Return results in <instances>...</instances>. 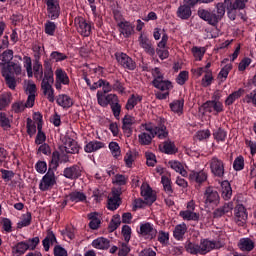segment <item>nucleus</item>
Returning a JSON list of instances; mask_svg holds the SVG:
<instances>
[{
  "label": "nucleus",
  "instance_id": "obj_46",
  "mask_svg": "<svg viewBox=\"0 0 256 256\" xmlns=\"http://www.w3.org/2000/svg\"><path fill=\"white\" fill-rule=\"evenodd\" d=\"M31 212H27L22 215V220L17 223V229H23V227H29L31 225Z\"/></svg>",
  "mask_w": 256,
  "mask_h": 256
},
{
  "label": "nucleus",
  "instance_id": "obj_56",
  "mask_svg": "<svg viewBox=\"0 0 256 256\" xmlns=\"http://www.w3.org/2000/svg\"><path fill=\"white\" fill-rule=\"evenodd\" d=\"M13 60V50H6L2 53V61L4 65H11V62Z\"/></svg>",
  "mask_w": 256,
  "mask_h": 256
},
{
  "label": "nucleus",
  "instance_id": "obj_37",
  "mask_svg": "<svg viewBox=\"0 0 256 256\" xmlns=\"http://www.w3.org/2000/svg\"><path fill=\"white\" fill-rule=\"evenodd\" d=\"M54 243H57V238L55 237V234L53 233V231H48L47 236L42 241L44 250L49 251L50 245H53Z\"/></svg>",
  "mask_w": 256,
  "mask_h": 256
},
{
  "label": "nucleus",
  "instance_id": "obj_6",
  "mask_svg": "<svg viewBox=\"0 0 256 256\" xmlns=\"http://www.w3.org/2000/svg\"><path fill=\"white\" fill-rule=\"evenodd\" d=\"M208 165L214 177H223L225 175V163L217 156L212 157Z\"/></svg>",
  "mask_w": 256,
  "mask_h": 256
},
{
  "label": "nucleus",
  "instance_id": "obj_41",
  "mask_svg": "<svg viewBox=\"0 0 256 256\" xmlns=\"http://www.w3.org/2000/svg\"><path fill=\"white\" fill-rule=\"evenodd\" d=\"M156 89H159L162 92H168L173 89V83L169 80H162L160 82H156V84L153 85Z\"/></svg>",
  "mask_w": 256,
  "mask_h": 256
},
{
  "label": "nucleus",
  "instance_id": "obj_57",
  "mask_svg": "<svg viewBox=\"0 0 256 256\" xmlns=\"http://www.w3.org/2000/svg\"><path fill=\"white\" fill-rule=\"evenodd\" d=\"M11 103V96L9 94L0 95V111H3L5 107H9Z\"/></svg>",
  "mask_w": 256,
  "mask_h": 256
},
{
  "label": "nucleus",
  "instance_id": "obj_39",
  "mask_svg": "<svg viewBox=\"0 0 256 256\" xmlns=\"http://www.w3.org/2000/svg\"><path fill=\"white\" fill-rule=\"evenodd\" d=\"M244 93H245V90H243L241 88L239 90L233 92L226 98L225 105H228V106L233 105V103H235V101H237V99H240Z\"/></svg>",
  "mask_w": 256,
  "mask_h": 256
},
{
  "label": "nucleus",
  "instance_id": "obj_14",
  "mask_svg": "<svg viewBox=\"0 0 256 256\" xmlns=\"http://www.w3.org/2000/svg\"><path fill=\"white\" fill-rule=\"evenodd\" d=\"M235 218L234 221L235 223H237L240 227H243V225H245V223H247V209L245 208V206H243V204H238L235 207Z\"/></svg>",
  "mask_w": 256,
  "mask_h": 256
},
{
  "label": "nucleus",
  "instance_id": "obj_28",
  "mask_svg": "<svg viewBox=\"0 0 256 256\" xmlns=\"http://www.w3.org/2000/svg\"><path fill=\"white\" fill-rule=\"evenodd\" d=\"M159 147L162 153H166V155H175V153H177V146H175V143L171 142V140L165 141L163 145Z\"/></svg>",
  "mask_w": 256,
  "mask_h": 256
},
{
  "label": "nucleus",
  "instance_id": "obj_3",
  "mask_svg": "<svg viewBox=\"0 0 256 256\" xmlns=\"http://www.w3.org/2000/svg\"><path fill=\"white\" fill-rule=\"evenodd\" d=\"M21 64L11 63L9 65H4L1 70L2 77H4L6 85L9 89L14 90L17 87V80H15V75H21Z\"/></svg>",
  "mask_w": 256,
  "mask_h": 256
},
{
  "label": "nucleus",
  "instance_id": "obj_63",
  "mask_svg": "<svg viewBox=\"0 0 256 256\" xmlns=\"http://www.w3.org/2000/svg\"><path fill=\"white\" fill-rule=\"evenodd\" d=\"M192 53L196 61H202L203 56L205 55V51L203 50V48H199L197 46L192 48Z\"/></svg>",
  "mask_w": 256,
  "mask_h": 256
},
{
  "label": "nucleus",
  "instance_id": "obj_36",
  "mask_svg": "<svg viewBox=\"0 0 256 256\" xmlns=\"http://www.w3.org/2000/svg\"><path fill=\"white\" fill-rule=\"evenodd\" d=\"M180 217H182L184 221H199V214L193 210L180 211Z\"/></svg>",
  "mask_w": 256,
  "mask_h": 256
},
{
  "label": "nucleus",
  "instance_id": "obj_48",
  "mask_svg": "<svg viewBox=\"0 0 256 256\" xmlns=\"http://www.w3.org/2000/svg\"><path fill=\"white\" fill-rule=\"evenodd\" d=\"M138 140L140 145H151V142L153 141V135L147 132H142L138 135Z\"/></svg>",
  "mask_w": 256,
  "mask_h": 256
},
{
  "label": "nucleus",
  "instance_id": "obj_53",
  "mask_svg": "<svg viewBox=\"0 0 256 256\" xmlns=\"http://www.w3.org/2000/svg\"><path fill=\"white\" fill-rule=\"evenodd\" d=\"M152 76L154 77L152 84L156 85L157 83L164 81V76L163 73H161V69L159 68H154L152 69Z\"/></svg>",
  "mask_w": 256,
  "mask_h": 256
},
{
  "label": "nucleus",
  "instance_id": "obj_34",
  "mask_svg": "<svg viewBox=\"0 0 256 256\" xmlns=\"http://www.w3.org/2000/svg\"><path fill=\"white\" fill-rule=\"evenodd\" d=\"M141 101H143V96L138 94H132L126 103L127 111H132V109H135V106L139 105Z\"/></svg>",
  "mask_w": 256,
  "mask_h": 256
},
{
  "label": "nucleus",
  "instance_id": "obj_64",
  "mask_svg": "<svg viewBox=\"0 0 256 256\" xmlns=\"http://www.w3.org/2000/svg\"><path fill=\"white\" fill-rule=\"evenodd\" d=\"M213 136L216 141H225V139H227V132L219 128L213 133Z\"/></svg>",
  "mask_w": 256,
  "mask_h": 256
},
{
  "label": "nucleus",
  "instance_id": "obj_43",
  "mask_svg": "<svg viewBox=\"0 0 256 256\" xmlns=\"http://www.w3.org/2000/svg\"><path fill=\"white\" fill-rule=\"evenodd\" d=\"M169 165H170L171 169L176 171V173H179L180 175H182V177H187V170H185V168L183 167V164H181V162L170 161Z\"/></svg>",
  "mask_w": 256,
  "mask_h": 256
},
{
  "label": "nucleus",
  "instance_id": "obj_29",
  "mask_svg": "<svg viewBox=\"0 0 256 256\" xmlns=\"http://www.w3.org/2000/svg\"><path fill=\"white\" fill-rule=\"evenodd\" d=\"M185 233H187V224H185V223L178 224L174 228L173 237L177 241H181L185 237Z\"/></svg>",
  "mask_w": 256,
  "mask_h": 256
},
{
  "label": "nucleus",
  "instance_id": "obj_62",
  "mask_svg": "<svg viewBox=\"0 0 256 256\" xmlns=\"http://www.w3.org/2000/svg\"><path fill=\"white\" fill-rule=\"evenodd\" d=\"M50 59H52V61H56V63H59V61H65V59H67V56L65 55V53L53 51L50 54Z\"/></svg>",
  "mask_w": 256,
  "mask_h": 256
},
{
  "label": "nucleus",
  "instance_id": "obj_18",
  "mask_svg": "<svg viewBox=\"0 0 256 256\" xmlns=\"http://www.w3.org/2000/svg\"><path fill=\"white\" fill-rule=\"evenodd\" d=\"M137 123L135 117L131 115H125L122 120V129L123 132L126 133L127 137H131V133H133V125Z\"/></svg>",
  "mask_w": 256,
  "mask_h": 256
},
{
  "label": "nucleus",
  "instance_id": "obj_11",
  "mask_svg": "<svg viewBox=\"0 0 256 256\" xmlns=\"http://www.w3.org/2000/svg\"><path fill=\"white\" fill-rule=\"evenodd\" d=\"M97 101L101 105V107H107V105H115V103H119V97L116 94H108L105 96L103 92H97Z\"/></svg>",
  "mask_w": 256,
  "mask_h": 256
},
{
  "label": "nucleus",
  "instance_id": "obj_23",
  "mask_svg": "<svg viewBox=\"0 0 256 256\" xmlns=\"http://www.w3.org/2000/svg\"><path fill=\"white\" fill-rule=\"evenodd\" d=\"M238 247L240 251H246L249 253L255 249V241L251 238H242L238 242Z\"/></svg>",
  "mask_w": 256,
  "mask_h": 256
},
{
  "label": "nucleus",
  "instance_id": "obj_4",
  "mask_svg": "<svg viewBox=\"0 0 256 256\" xmlns=\"http://www.w3.org/2000/svg\"><path fill=\"white\" fill-rule=\"evenodd\" d=\"M225 247V242L221 239L217 240H209V239H201L200 240V252L201 255H207V253H211V251L215 249H222Z\"/></svg>",
  "mask_w": 256,
  "mask_h": 256
},
{
  "label": "nucleus",
  "instance_id": "obj_61",
  "mask_svg": "<svg viewBox=\"0 0 256 256\" xmlns=\"http://www.w3.org/2000/svg\"><path fill=\"white\" fill-rule=\"evenodd\" d=\"M101 225V220L97 218V214H90V223L89 227L90 229H99V226Z\"/></svg>",
  "mask_w": 256,
  "mask_h": 256
},
{
  "label": "nucleus",
  "instance_id": "obj_58",
  "mask_svg": "<svg viewBox=\"0 0 256 256\" xmlns=\"http://www.w3.org/2000/svg\"><path fill=\"white\" fill-rule=\"evenodd\" d=\"M24 67L28 77H33V62L31 61V57H24Z\"/></svg>",
  "mask_w": 256,
  "mask_h": 256
},
{
  "label": "nucleus",
  "instance_id": "obj_49",
  "mask_svg": "<svg viewBox=\"0 0 256 256\" xmlns=\"http://www.w3.org/2000/svg\"><path fill=\"white\" fill-rule=\"evenodd\" d=\"M119 225H121V217L119 215L113 216L108 225V231L113 233V231H116V229L119 228Z\"/></svg>",
  "mask_w": 256,
  "mask_h": 256
},
{
  "label": "nucleus",
  "instance_id": "obj_32",
  "mask_svg": "<svg viewBox=\"0 0 256 256\" xmlns=\"http://www.w3.org/2000/svg\"><path fill=\"white\" fill-rule=\"evenodd\" d=\"M103 147H105V144L103 142L93 140L86 144V146L84 147V151L86 153H95V151H99V149H103Z\"/></svg>",
  "mask_w": 256,
  "mask_h": 256
},
{
  "label": "nucleus",
  "instance_id": "obj_40",
  "mask_svg": "<svg viewBox=\"0 0 256 256\" xmlns=\"http://www.w3.org/2000/svg\"><path fill=\"white\" fill-rule=\"evenodd\" d=\"M224 3H228V5H231L234 9L241 11L247 7L249 0H224Z\"/></svg>",
  "mask_w": 256,
  "mask_h": 256
},
{
  "label": "nucleus",
  "instance_id": "obj_52",
  "mask_svg": "<svg viewBox=\"0 0 256 256\" xmlns=\"http://www.w3.org/2000/svg\"><path fill=\"white\" fill-rule=\"evenodd\" d=\"M205 75L202 78V87H209L213 83V72L211 70H206Z\"/></svg>",
  "mask_w": 256,
  "mask_h": 256
},
{
  "label": "nucleus",
  "instance_id": "obj_31",
  "mask_svg": "<svg viewBox=\"0 0 256 256\" xmlns=\"http://www.w3.org/2000/svg\"><path fill=\"white\" fill-rule=\"evenodd\" d=\"M56 103L60 107H63V109H69V107H73V99H71V97L65 94L58 95L56 99Z\"/></svg>",
  "mask_w": 256,
  "mask_h": 256
},
{
  "label": "nucleus",
  "instance_id": "obj_10",
  "mask_svg": "<svg viewBox=\"0 0 256 256\" xmlns=\"http://www.w3.org/2000/svg\"><path fill=\"white\" fill-rule=\"evenodd\" d=\"M74 23L77 27L78 33L83 37H89L91 35V24L83 17H76Z\"/></svg>",
  "mask_w": 256,
  "mask_h": 256
},
{
  "label": "nucleus",
  "instance_id": "obj_8",
  "mask_svg": "<svg viewBox=\"0 0 256 256\" xmlns=\"http://www.w3.org/2000/svg\"><path fill=\"white\" fill-rule=\"evenodd\" d=\"M63 175L64 177H66V179H70L71 181H76V179H79V177L83 175V168L79 164L66 167L63 171Z\"/></svg>",
  "mask_w": 256,
  "mask_h": 256
},
{
  "label": "nucleus",
  "instance_id": "obj_47",
  "mask_svg": "<svg viewBox=\"0 0 256 256\" xmlns=\"http://www.w3.org/2000/svg\"><path fill=\"white\" fill-rule=\"evenodd\" d=\"M231 195H233V190L231 189V184L227 181L222 183V197L226 201L231 199Z\"/></svg>",
  "mask_w": 256,
  "mask_h": 256
},
{
  "label": "nucleus",
  "instance_id": "obj_33",
  "mask_svg": "<svg viewBox=\"0 0 256 256\" xmlns=\"http://www.w3.org/2000/svg\"><path fill=\"white\" fill-rule=\"evenodd\" d=\"M169 132H167V127L163 124H159L154 127V132L152 137H158V139H167Z\"/></svg>",
  "mask_w": 256,
  "mask_h": 256
},
{
  "label": "nucleus",
  "instance_id": "obj_59",
  "mask_svg": "<svg viewBox=\"0 0 256 256\" xmlns=\"http://www.w3.org/2000/svg\"><path fill=\"white\" fill-rule=\"evenodd\" d=\"M24 67L28 77H33V62L31 61V57H24Z\"/></svg>",
  "mask_w": 256,
  "mask_h": 256
},
{
  "label": "nucleus",
  "instance_id": "obj_45",
  "mask_svg": "<svg viewBox=\"0 0 256 256\" xmlns=\"http://www.w3.org/2000/svg\"><path fill=\"white\" fill-rule=\"evenodd\" d=\"M186 251L191 255H201V246L200 244H195L192 242H188L185 246Z\"/></svg>",
  "mask_w": 256,
  "mask_h": 256
},
{
  "label": "nucleus",
  "instance_id": "obj_25",
  "mask_svg": "<svg viewBox=\"0 0 256 256\" xmlns=\"http://www.w3.org/2000/svg\"><path fill=\"white\" fill-rule=\"evenodd\" d=\"M233 211V202H229L224 204L222 207L216 209L213 212L214 219H219L220 217H223V215H226V213H231Z\"/></svg>",
  "mask_w": 256,
  "mask_h": 256
},
{
  "label": "nucleus",
  "instance_id": "obj_26",
  "mask_svg": "<svg viewBox=\"0 0 256 256\" xmlns=\"http://www.w3.org/2000/svg\"><path fill=\"white\" fill-rule=\"evenodd\" d=\"M92 247L94 249L107 250L111 247V241L105 237H99L92 241Z\"/></svg>",
  "mask_w": 256,
  "mask_h": 256
},
{
  "label": "nucleus",
  "instance_id": "obj_16",
  "mask_svg": "<svg viewBox=\"0 0 256 256\" xmlns=\"http://www.w3.org/2000/svg\"><path fill=\"white\" fill-rule=\"evenodd\" d=\"M55 75H56L55 88L58 91H61L62 85H69L70 83L69 76L67 75V72H65V70H62L61 68H57L55 71Z\"/></svg>",
  "mask_w": 256,
  "mask_h": 256
},
{
  "label": "nucleus",
  "instance_id": "obj_21",
  "mask_svg": "<svg viewBox=\"0 0 256 256\" xmlns=\"http://www.w3.org/2000/svg\"><path fill=\"white\" fill-rule=\"evenodd\" d=\"M191 15H193V11L191 10V6L187 4L180 5L176 11V16L178 19H182V21L191 19Z\"/></svg>",
  "mask_w": 256,
  "mask_h": 256
},
{
  "label": "nucleus",
  "instance_id": "obj_55",
  "mask_svg": "<svg viewBox=\"0 0 256 256\" xmlns=\"http://www.w3.org/2000/svg\"><path fill=\"white\" fill-rule=\"evenodd\" d=\"M161 183L164 187V191L171 195L173 193V188L171 187V180L167 176H162Z\"/></svg>",
  "mask_w": 256,
  "mask_h": 256
},
{
  "label": "nucleus",
  "instance_id": "obj_20",
  "mask_svg": "<svg viewBox=\"0 0 256 256\" xmlns=\"http://www.w3.org/2000/svg\"><path fill=\"white\" fill-rule=\"evenodd\" d=\"M140 235H142V237H147L148 239H155L157 230L153 228L151 223L146 222L140 225Z\"/></svg>",
  "mask_w": 256,
  "mask_h": 256
},
{
  "label": "nucleus",
  "instance_id": "obj_38",
  "mask_svg": "<svg viewBox=\"0 0 256 256\" xmlns=\"http://www.w3.org/2000/svg\"><path fill=\"white\" fill-rule=\"evenodd\" d=\"M185 105V100L179 99L174 100L172 103H170V109L173 111V113H177L178 115L183 114V107Z\"/></svg>",
  "mask_w": 256,
  "mask_h": 256
},
{
  "label": "nucleus",
  "instance_id": "obj_7",
  "mask_svg": "<svg viewBox=\"0 0 256 256\" xmlns=\"http://www.w3.org/2000/svg\"><path fill=\"white\" fill-rule=\"evenodd\" d=\"M47 6L48 19L55 21L59 19L61 15V6L59 5V0H45Z\"/></svg>",
  "mask_w": 256,
  "mask_h": 256
},
{
  "label": "nucleus",
  "instance_id": "obj_12",
  "mask_svg": "<svg viewBox=\"0 0 256 256\" xmlns=\"http://www.w3.org/2000/svg\"><path fill=\"white\" fill-rule=\"evenodd\" d=\"M204 203L206 205H219V201H221V197L219 196V192L213 189V187L206 188L204 192Z\"/></svg>",
  "mask_w": 256,
  "mask_h": 256
},
{
  "label": "nucleus",
  "instance_id": "obj_17",
  "mask_svg": "<svg viewBox=\"0 0 256 256\" xmlns=\"http://www.w3.org/2000/svg\"><path fill=\"white\" fill-rule=\"evenodd\" d=\"M141 195L144 197L146 205H153L157 201V196L153 192V189L149 185L141 186Z\"/></svg>",
  "mask_w": 256,
  "mask_h": 256
},
{
  "label": "nucleus",
  "instance_id": "obj_19",
  "mask_svg": "<svg viewBox=\"0 0 256 256\" xmlns=\"http://www.w3.org/2000/svg\"><path fill=\"white\" fill-rule=\"evenodd\" d=\"M202 107L206 113H213V111L223 113V103L217 100L207 101Z\"/></svg>",
  "mask_w": 256,
  "mask_h": 256
},
{
  "label": "nucleus",
  "instance_id": "obj_42",
  "mask_svg": "<svg viewBox=\"0 0 256 256\" xmlns=\"http://www.w3.org/2000/svg\"><path fill=\"white\" fill-rule=\"evenodd\" d=\"M29 250L27 244L25 242H19L12 248V253L14 255L20 256L25 255V253Z\"/></svg>",
  "mask_w": 256,
  "mask_h": 256
},
{
  "label": "nucleus",
  "instance_id": "obj_30",
  "mask_svg": "<svg viewBox=\"0 0 256 256\" xmlns=\"http://www.w3.org/2000/svg\"><path fill=\"white\" fill-rule=\"evenodd\" d=\"M118 27L120 28V33L124 36V37H131V35H133L134 32V27L133 25H131V23H129L128 21H124V22H120L118 24Z\"/></svg>",
  "mask_w": 256,
  "mask_h": 256
},
{
  "label": "nucleus",
  "instance_id": "obj_60",
  "mask_svg": "<svg viewBox=\"0 0 256 256\" xmlns=\"http://www.w3.org/2000/svg\"><path fill=\"white\" fill-rule=\"evenodd\" d=\"M26 127H27V133L28 135H30V137H33V135L37 133V125H35V122H33L31 118L27 119Z\"/></svg>",
  "mask_w": 256,
  "mask_h": 256
},
{
  "label": "nucleus",
  "instance_id": "obj_22",
  "mask_svg": "<svg viewBox=\"0 0 256 256\" xmlns=\"http://www.w3.org/2000/svg\"><path fill=\"white\" fill-rule=\"evenodd\" d=\"M62 153H69L71 155H75V153H79V144L75 140L68 139L64 146L61 148Z\"/></svg>",
  "mask_w": 256,
  "mask_h": 256
},
{
  "label": "nucleus",
  "instance_id": "obj_5",
  "mask_svg": "<svg viewBox=\"0 0 256 256\" xmlns=\"http://www.w3.org/2000/svg\"><path fill=\"white\" fill-rule=\"evenodd\" d=\"M55 185H57V176L53 170L49 169L41 179L39 189L40 191H51Z\"/></svg>",
  "mask_w": 256,
  "mask_h": 256
},
{
  "label": "nucleus",
  "instance_id": "obj_1",
  "mask_svg": "<svg viewBox=\"0 0 256 256\" xmlns=\"http://www.w3.org/2000/svg\"><path fill=\"white\" fill-rule=\"evenodd\" d=\"M225 7L227 9V15L231 21H235L237 19V15H239V10L237 8H233L229 3H217L216 11L207 10L204 8H200L197 11V15L202 21H205L211 27H217L219 22L225 17Z\"/></svg>",
  "mask_w": 256,
  "mask_h": 256
},
{
  "label": "nucleus",
  "instance_id": "obj_54",
  "mask_svg": "<svg viewBox=\"0 0 256 256\" xmlns=\"http://www.w3.org/2000/svg\"><path fill=\"white\" fill-rule=\"evenodd\" d=\"M245 167V159L243 156H238L233 163V168L235 171H243Z\"/></svg>",
  "mask_w": 256,
  "mask_h": 256
},
{
  "label": "nucleus",
  "instance_id": "obj_15",
  "mask_svg": "<svg viewBox=\"0 0 256 256\" xmlns=\"http://www.w3.org/2000/svg\"><path fill=\"white\" fill-rule=\"evenodd\" d=\"M138 43L142 49H144L145 53L153 57L155 55V47L153 46V42L145 35L141 34L138 38Z\"/></svg>",
  "mask_w": 256,
  "mask_h": 256
},
{
  "label": "nucleus",
  "instance_id": "obj_51",
  "mask_svg": "<svg viewBox=\"0 0 256 256\" xmlns=\"http://www.w3.org/2000/svg\"><path fill=\"white\" fill-rule=\"evenodd\" d=\"M32 51L34 53V61H41V55L45 48L41 44H34L32 46Z\"/></svg>",
  "mask_w": 256,
  "mask_h": 256
},
{
  "label": "nucleus",
  "instance_id": "obj_35",
  "mask_svg": "<svg viewBox=\"0 0 256 256\" xmlns=\"http://www.w3.org/2000/svg\"><path fill=\"white\" fill-rule=\"evenodd\" d=\"M68 197L72 203H83L87 201V195L81 191H73L68 195Z\"/></svg>",
  "mask_w": 256,
  "mask_h": 256
},
{
  "label": "nucleus",
  "instance_id": "obj_50",
  "mask_svg": "<svg viewBox=\"0 0 256 256\" xmlns=\"http://www.w3.org/2000/svg\"><path fill=\"white\" fill-rule=\"evenodd\" d=\"M57 30V24L55 22L46 21L44 24V31L46 35H50V37H53L55 35V31Z\"/></svg>",
  "mask_w": 256,
  "mask_h": 256
},
{
  "label": "nucleus",
  "instance_id": "obj_2",
  "mask_svg": "<svg viewBox=\"0 0 256 256\" xmlns=\"http://www.w3.org/2000/svg\"><path fill=\"white\" fill-rule=\"evenodd\" d=\"M44 78L41 82V90L43 95L48 99L50 103L55 101V90H53V83H55V78L53 74V63L51 60H44Z\"/></svg>",
  "mask_w": 256,
  "mask_h": 256
},
{
  "label": "nucleus",
  "instance_id": "obj_9",
  "mask_svg": "<svg viewBox=\"0 0 256 256\" xmlns=\"http://www.w3.org/2000/svg\"><path fill=\"white\" fill-rule=\"evenodd\" d=\"M119 205H121V188H114L108 196V209L115 211L119 209Z\"/></svg>",
  "mask_w": 256,
  "mask_h": 256
},
{
  "label": "nucleus",
  "instance_id": "obj_24",
  "mask_svg": "<svg viewBox=\"0 0 256 256\" xmlns=\"http://www.w3.org/2000/svg\"><path fill=\"white\" fill-rule=\"evenodd\" d=\"M189 180L198 183V185H201L202 183H205V181H207V172L203 170L199 172L192 171L189 174Z\"/></svg>",
  "mask_w": 256,
  "mask_h": 256
},
{
  "label": "nucleus",
  "instance_id": "obj_27",
  "mask_svg": "<svg viewBox=\"0 0 256 256\" xmlns=\"http://www.w3.org/2000/svg\"><path fill=\"white\" fill-rule=\"evenodd\" d=\"M32 73L37 81H43L45 78V71H43V64L41 61H34Z\"/></svg>",
  "mask_w": 256,
  "mask_h": 256
},
{
  "label": "nucleus",
  "instance_id": "obj_13",
  "mask_svg": "<svg viewBox=\"0 0 256 256\" xmlns=\"http://www.w3.org/2000/svg\"><path fill=\"white\" fill-rule=\"evenodd\" d=\"M117 62L124 67V69H129V71H134L136 64L131 57L125 53L117 52L115 54Z\"/></svg>",
  "mask_w": 256,
  "mask_h": 256
},
{
  "label": "nucleus",
  "instance_id": "obj_44",
  "mask_svg": "<svg viewBox=\"0 0 256 256\" xmlns=\"http://www.w3.org/2000/svg\"><path fill=\"white\" fill-rule=\"evenodd\" d=\"M233 69V66L231 64L225 65L221 71L218 74L217 79L223 83V81L227 80V77H229V72Z\"/></svg>",
  "mask_w": 256,
  "mask_h": 256
}]
</instances>
